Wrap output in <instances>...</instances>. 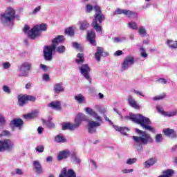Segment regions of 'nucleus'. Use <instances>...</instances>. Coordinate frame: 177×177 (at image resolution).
I'll list each match as a JSON object with an SVG mask.
<instances>
[{"label":"nucleus","instance_id":"f257e3e1","mask_svg":"<svg viewBox=\"0 0 177 177\" xmlns=\"http://www.w3.org/2000/svg\"><path fill=\"white\" fill-rule=\"evenodd\" d=\"M127 118H129L133 122H136V124H139L140 127L143 128V129H146L147 131H149L152 133H156V129L150 126V124H151V121H150V119H149V118H146L141 114H130V116L127 117Z\"/></svg>","mask_w":177,"mask_h":177},{"label":"nucleus","instance_id":"f03ea898","mask_svg":"<svg viewBox=\"0 0 177 177\" xmlns=\"http://www.w3.org/2000/svg\"><path fill=\"white\" fill-rule=\"evenodd\" d=\"M136 133L140 135V136H133V140L136 142V143H139V145L136 147V150L138 151H140V150H143V147L146 145H149V143L153 142V138L150 136V134L143 131L139 129H135Z\"/></svg>","mask_w":177,"mask_h":177},{"label":"nucleus","instance_id":"7ed1b4c3","mask_svg":"<svg viewBox=\"0 0 177 177\" xmlns=\"http://www.w3.org/2000/svg\"><path fill=\"white\" fill-rule=\"evenodd\" d=\"M85 111L88 115L96 120V121L90 120L88 123V133H96V128L102 125V117L99 116V115L90 107L85 108Z\"/></svg>","mask_w":177,"mask_h":177},{"label":"nucleus","instance_id":"20e7f679","mask_svg":"<svg viewBox=\"0 0 177 177\" xmlns=\"http://www.w3.org/2000/svg\"><path fill=\"white\" fill-rule=\"evenodd\" d=\"M64 41V37L63 35H59L57 37H55L53 40V44L51 46H46L44 48V56L45 60L47 62H50L53 59V52L56 50V46L59 44H62Z\"/></svg>","mask_w":177,"mask_h":177},{"label":"nucleus","instance_id":"39448f33","mask_svg":"<svg viewBox=\"0 0 177 177\" xmlns=\"http://www.w3.org/2000/svg\"><path fill=\"white\" fill-rule=\"evenodd\" d=\"M48 26L45 24L35 26L30 30V26L26 25L24 28V32L28 34V38L30 39H35L41 36L42 31H46Z\"/></svg>","mask_w":177,"mask_h":177},{"label":"nucleus","instance_id":"423d86ee","mask_svg":"<svg viewBox=\"0 0 177 177\" xmlns=\"http://www.w3.org/2000/svg\"><path fill=\"white\" fill-rule=\"evenodd\" d=\"M16 19V10L12 7H8L4 12L0 15V21L4 26H9Z\"/></svg>","mask_w":177,"mask_h":177},{"label":"nucleus","instance_id":"0eeeda50","mask_svg":"<svg viewBox=\"0 0 177 177\" xmlns=\"http://www.w3.org/2000/svg\"><path fill=\"white\" fill-rule=\"evenodd\" d=\"M82 121H88V116L83 113H79L75 118V124L70 122L63 123L62 129L64 131H66V129H69V131H75V129L80 128Z\"/></svg>","mask_w":177,"mask_h":177},{"label":"nucleus","instance_id":"6e6552de","mask_svg":"<svg viewBox=\"0 0 177 177\" xmlns=\"http://www.w3.org/2000/svg\"><path fill=\"white\" fill-rule=\"evenodd\" d=\"M94 10L95 12V15L91 26L97 32H102V26L97 24V21L99 23H102L105 19L104 15L102 12V10L99 6H95Z\"/></svg>","mask_w":177,"mask_h":177},{"label":"nucleus","instance_id":"1a4fd4ad","mask_svg":"<svg viewBox=\"0 0 177 177\" xmlns=\"http://www.w3.org/2000/svg\"><path fill=\"white\" fill-rule=\"evenodd\" d=\"M32 67V64L30 62H24L18 68V75L19 77H27L28 73Z\"/></svg>","mask_w":177,"mask_h":177},{"label":"nucleus","instance_id":"9d476101","mask_svg":"<svg viewBox=\"0 0 177 177\" xmlns=\"http://www.w3.org/2000/svg\"><path fill=\"white\" fill-rule=\"evenodd\" d=\"M15 149V142L12 140H0V151H12Z\"/></svg>","mask_w":177,"mask_h":177},{"label":"nucleus","instance_id":"9b49d317","mask_svg":"<svg viewBox=\"0 0 177 177\" xmlns=\"http://www.w3.org/2000/svg\"><path fill=\"white\" fill-rule=\"evenodd\" d=\"M79 70L80 71V73L82 76L87 80L90 82V84H92V79H91V77L89 76V73H91V68L88 66V64H83L82 66L79 67Z\"/></svg>","mask_w":177,"mask_h":177},{"label":"nucleus","instance_id":"f8f14e48","mask_svg":"<svg viewBox=\"0 0 177 177\" xmlns=\"http://www.w3.org/2000/svg\"><path fill=\"white\" fill-rule=\"evenodd\" d=\"M133 63H135V58L133 57V56H127L124 58L123 62L122 63V70H128V68L131 67V66H133Z\"/></svg>","mask_w":177,"mask_h":177},{"label":"nucleus","instance_id":"ddd939ff","mask_svg":"<svg viewBox=\"0 0 177 177\" xmlns=\"http://www.w3.org/2000/svg\"><path fill=\"white\" fill-rule=\"evenodd\" d=\"M37 98L32 95H19L18 97V104L19 106H24L27 103V100L30 102H35Z\"/></svg>","mask_w":177,"mask_h":177},{"label":"nucleus","instance_id":"4468645a","mask_svg":"<svg viewBox=\"0 0 177 177\" xmlns=\"http://www.w3.org/2000/svg\"><path fill=\"white\" fill-rule=\"evenodd\" d=\"M59 177H77L75 171L71 169H67L66 167H64L61 173L59 174Z\"/></svg>","mask_w":177,"mask_h":177},{"label":"nucleus","instance_id":"2eb2a0df","mask_svg":"<svg viewBox=\"0 0 177 177\" xmlns=\"http://www.w3.org/2000/svg\"><path fill=\"white\" fill-rule=\"evenodd\" d=\"M156 109L158 111V113H160L162 115H165V117H174L177 114V111L174 110L170 112L165 111L161 109V106L160 105L156 106Z\"/></svg>","mask_w":177,"mask_h":177},{"label":"nucleus","instance_id":"dca6fc26","mask_svg":"<svg viewBox=\"0 0 177 177\" xmlns=\"http://www.w3.org/2000/svg\"><path fill=\"white\" fill-rule=\"evenodd\" d=\"M115 13L116 15H125V16H127V17H133V16H138V14L129 10H122L120 8H118L115 10Z\"/></svg>","mask_w":177,"mask_h":177},{"label":"nucleus","instance_id":"f3484780","mask_svg":"<svg viewBox=\"0 0 177 177\" xmlns=\"http://www.w3.org/2000/svg\"><path fill=\"white\" fill-rule=\"evenodd\" d=\"M95 38H96V35L95 34V30H88L87 32V40L93 46H96V40L95 39Z\"/></svg>","mask_w":177,"mask_h":177},{"label":"nucleus","instance_id":"a211bd4d","mask_svg":"<svg viewBox=\"0 0 177 177\" xmlns=\"http://www.w3.org/2000/svg\"><path fill=\"white\" fill-rule=\"evenodd\" d=\"M101 56H109V53L103 51V48L97 47V52L95 54V57L97 62H100Z\"/></svg>","mask_w":177,"mask_h":177},{"label":"nucleus","instance_id":"6ab92c4d","mask_svg":"<svg viewBox=\"0 0 177 177\" xmlns=\"http://www.w3.org/2000/svg\"><path fill=\"white\" fill-rule=\"evenodd\" d=\"M163 133L165 135V136H168V138H171V139L176 138V132H175V130L172 129H165L163 130Z\"/></svg>","mask_w":177,"mask_h":177},{"label":"nucleus","instance_id":"aec40b11","mask_svg":"<svg viewBox=\"0 0 177 177\" xmlns=\"http://www.w3.org/2000/svg\"><path fill=\"white\" fill-rule=\"evenodd\" d=\"M23 125V120L21 119H14L10 123V127L13 128V127H16L17 128H20Z\"/></svg>","mask_w":177,"mask_h":177},{"label":"nucleus","instance_id":"412c9836","mask_svg":"<svg viewBox=\"0 0 177 177\" xmlns=\"http://www.w3.org/2000/svg\"><path fill=\"white\" fill-rule=\"evenodd\" d=\"M129 103L131 107L136 109V110H140V106L136 103V101L133 100V97L131 95H129L128 97Z\"/></svg>","mask_w":177,"mask_h":177},{"label":"nucleus","instance_id":"4be33fe9","mask_svg":"<svg viewBox=\"0 0 177 177\" xmlns=\"http://www.w3.org/2000/svg\"><path fill=\"white\" fill-rule=\"evenodd\" d=\"M33 167L35 169H36L37 174H43L44 170L42 169V166H41V163H39V161H33Z\"/></svg>","mask_w":177,"mask_h":177},{"label":"nucleus","instance_id":"5701e85b","mask_svg":"<svg viewBox=\"0 0 177 177\" xmlns=\"http://www.w3.org/2000/svg\"><path fill=\"white\" fill-rule=\"evenodd\" d=\"M156 162H157V158H151L145 162V168H150L151 166L154 165Z\"/></svg>","mask_w":177,"mask_h":177},{"label":"nucleus","instance_id":"b1692460","mask_svg":"<svg viewBox=\"0 0 177 177\" xmlns=\"http://www.w3.org/2000/svg\"><path fill=\"white\" fill-rule=\"evenodd\" d=\"M64 91L63 83H58L54 85L55 93H60V92H63Z\"/></svg>","mask_w":177,"mask_h":177},{"label":"nucleus","instance_id":"393cba45","mask_svg":"<svg viewBox=\"0 0 177 177\" xmlns=\"http://www.w3.org/2000/svg\"><path fill=\"white\" fill-rule=\"evenodd\" d=\"M48 107H51V109H54V110H60L61 104L59 101L52 102L48 104Z\"/></svg>","mask_w":177,"mask_h":177},{"label":"nucleus","instance_id":"a878e982","mask_svg":"<svg viewBox=\"0 0 177 177\" xmlns=\"http://www.w3.org/2000/svg\"><path fill=\"white\" fill-rule=\"evenodd\" d=\"M68 154L70 152L68 151H62L58 154V160L61 161V160H64V158H67L68 157Z\"/></svg>","mask_w":177,"mask_h":177},{"label":"nucleus","instance_id":"bb28decb","mask_svg":"<svg viewBox=\"0 0 177 177\" xmlns=\"http://www.w3.org/2000/svg\"><path fill=\"white\" fill-rule=\"evenodd\" d=\"M174 174V170L167 169L162 171V174L160 175L158 177H172Z\"/></svg>","mask_w":177,"mask_h":177},{"label":"nucleus","instance_id":"cd10ccee","mask_svg":"<svg viewBox=\"0 0 177 177\" xmlns=\"http://www.w3.org/2000/svg\"><path fill=\"white\" fill-rule=\"evenodd\" d=\"M79 26H80V30H86L88 27H89V23L86 21H80L77 23Z\"/></svg>","mask_w":177,"mask_h":177},{"label":"nucleus","instance_id":"c85d7f7f","mask_svg":"<svg viewBox=\"0 0 177 177\" xmlns=\"http://www.w3.org/2000/svg\"><path fill=\"white\" fill-rule=\"evenodd\" d=\"M37 114L36 112L28 113L26 115H24V118L25 120H32V118H37Z\"/></svg>","mask_w":177,"mask_h":177},{"label":"nucleus","instance_id":"c756f323","mask_svg":"<svg viewBox=\"0 0 177 177\" xmlns=\"http://www.w3.org/2000/svg\"><path fill=\"white\" fill-rule=\"evenodd\" d=\"M75 100L80 104L85 103V97L82 94H79L75 96Z\"/></svg>","mask_w":177,"mask_h":177},{"label":"nucleus","instance_id":"7c9ffc66","mask_svg":"<svg viewBox=\"0 0 177 177\" xmlns=\"http://www.w3.org/2000/svg\"><path fill=\"white\" fill-rule=\"evenodd\" d=\"M167 43L169 48H171V49H176L177 41L168 40Z\"/></svg>","mask_w":177,"mask_h":177},{"label":"nucleus","instance_id":"2f4dec72","mask_svg":"<svg viewBox=\"0 0 177 177\" xmlns=\"http://www.w3.org/2000/svg\"><path fill=\"white\" fill-rule=\"evenodd\" d=\"M77 59H76V63L77 64H80V63H84L85 58L84 57V54L82 53H79L77 55Z\"/></svg>","mask_w":177,"mask_h":177},{"label":"nucleus","instance_id":"473e14b6","mask_svg":"<svg viewBox=\"0 0 177 177\" xmlns=\"http://www.w3.org/2000/svg\"><path fill=\"white\" fill-rule=\"evenodd\" d=\"M55 142H57L58 143H64V142H67V140H66L63 136L58 135L55 137Z\"/></svg>","mask_w":177,"mask_h":177},{"label":"nucleus","instance_id":"72a5a7b5","mask_svg":"<svg viewBox=\"0 0 177 177\" xmlns=\"http://www.w3.org/2000/svg\"><path fill=\"white\" fill-rule=\"evenodd\" d=\"M56 52H57V53H64V52H66V47L64 46H58L56 48Z\"/></svg>","mask_w":177,"mask_h":177},{"label":"nucleus","instance_id":"f704fd0d","mask_svg":"<svg viewBox=\"0 0 177 177\" xmlns=\"http://www.w3.org/2000/svg\"><path fill=\"white\" fill-rule=\"evenodd\" d=\"M66 34L68 35H70L71 37H73L74 35V30H73V28L70 27L65 30Z\"/></svg>","mask_w":177,"mask_h":177},{"label":"nucleus","instance_id":"c9c22d12","mask_svg":"<svg viewBox=\"0 0 177 177\" xmlns=\"http://www.w3.org/2000/svg\"><path fill=\"white\" fill-rule=\"evenodd\" d=\"M6 124V119L5 118V116L2 115V113H0V125L1 127H3Z\"/></svg>","mask_w":177,"mask_h":177},{"label":"nucleus","instance_id":"e433bc0d","mask_svg":"<svg viewBox=\"0 0 177 177\" xmlns=\"http://www.w3.org/2000/svg\"><path fill=\"white\" fill-rule=\"evenodd\" d=\"M162 134H157L155 137V140L156 143H160L162 141Z\"/></svg>","mask_w":177,"mask_h":177},{"label":"nucleus","instance_id":"4c0bfd02","mask_svg":"<svg viewBox=\"0 0 177 177\" xmlns=\"http://www.w3.org/2000/svg\"><path fill=\"white\" fill-rule=\"evenodd\" d=\"M136 161H138V159H136V158H130L127 160V164H128L129 165H132V164H135Z\"/></svg>","mask_w":177,"mask_h":177},{"label":"nucleus","instance_id":"58836bf2","mask_svg":"<svg viewBox=\"0 0 177 177\" xmlns=\"http://www.w3.org/2000/svg\"><path fill=\"white\" fill-rule=\"evenodd\" d=\"M138 32L140 35H142L144 37V35H146V29L144 28L143 26H140L139 28Z\"/></svg>","mask_w":177,"mask_h":177},{"label":"nucleus","instance_id":"ea45409f","mask_svg":"<svg viewBox=\"0 0 177 177\" xmlns=\"http://www.w3.org/2000/svg\"><path fill=\"white\" fill-rule=\"evenodd\" d=\"M164 97H165V93H163L159 95H157L156 97H154L153 100H161L164 99Z\"/></svg>","mask_w":177,"mask_h":177},{"label":"nucleus","instance_id":"a19ab883","mask_svg":"<svg viewBox=\"0 0 177 177\" xmlns=\"http://www.w3.org/2000/svg\"><path fill=\"white\" fill-rule=\"evenodd\" d=\"M36 151H37L38 153H44V150H45V147H44L43 145H38L36 148H35Z\"/></svg>","mask_w":177,"mask_h":177},{"label":"nucleus","instance_id":"79ce46f5","mask_svg":"<svg viewBox=\"0 0 177 177\" xmlns=\"http://www.w3.org/2000/svg\"><path fill=\"white\" fill-rule=\"evenodd\" d=\"M129 27L133 30H138V25L133 21L129 23Z\"/></svg>","mask_w":177,"mask_h":177},{"label":"nucleus","instance_id":"37998d69","mask_svg":"<svg viewBox=\"0 0 177 177\" xmlns=\"http://www.w3.org/2000/svg\"><path fill=\"white\" fill-rule=\"evenodd\" d=\"M46 124L48 128H55V124L52 122V118H48V120Z\"/></svg>","mask_w":177,"mask_h":177},{"label":"nucleus","instance_id":"c03bdc74","mask_svg":"<svg viewBox=\"0 0 177 177\" xmlns=\"http://www.w3.org/2000/svg\"><path fill=\"white\" fill-rule=\"evenodd\" d=\"M72 45L73 48H75V49H77V50H82V48L81 47V45L80 44L73 42Z\"/></svg>","mask_w":177,"mask_h":177},{"label":"nucleus","instance_id":"a18cd8bd","mask_svg":"<svg viewBox=\"0 0 177 177\" xmlns=\"http://www.w3.org/2000/svg\"><path fill=\"white\" fill-rule=\"evenodd\" d=\"M93 10V6H92L91 4H87L86 6V12L87 13H91Z\"/></svg>","mask_w":177,"mask_h":177},{"label":"nucleus","instance_id":"49530a36","mask_svg":"<svg viewBox=\"0 0 177 177\" xmlns=\"http://www.w3.org/2000/svg\"><path fill=\"white\" fill-rule=\"evenodd\" d=\"M125 39H126L125 37H120V38L114 37V38H113V41H114V42H116V43L122 42L123 41H125Z\"/></svg>","mask_w":177,"mask_h":177},{"label":"nucleus","instance_id":"de8ad7c7","mask_svg":"<svg viewBox=\"0 0 177 177\" xmlns=\"http://www.w3.org/2000/svg\"><path fill=\"white\" fill-rule=\"evenodd\" d=\"M140 50L141 56H142V57H147V53H146V50L143 47H141Z\"/></svg>","mask_w":177,"mask_h":177},{"label":"nucleus","instance_id":"09e8293b","mask_svg":"<svg viewBox=\"0 0 177 177\" xmlns=\"http://www.w3.org/2000/svg\"><path fill=\"white\" fill-rule=\"evenodd\" d=\"M128 131H129V129L127 127H122L120 133H122V135H127V132H128Z\"/></svg>","mask_w":177,"mask_h":177},{"label":"nucleus","instance_id":"8fccbe9b","mask_svg":"<svg viewBox=\"0 0 177 177\" xmlns=\"http://www.w3.org/2000/svg\"><path fill=\"white\" fill-rule=\"evenodd\" d=\"M40 68L43 69V71H49L50 70L49 66L44 65L42 64H40Z\"/></svg>","mask_w":177,"mask_h":177},{"label":"nucleus","instance_id":"3c124183","mask_svg":"<svg viewBox=\"0 0 177 177\" xmlns=\"http://www.w3.org/2000/svg\"><path fill=\"white\" fill-rule=\"evenodd\" d=\"M3 92H6V93H10V88L8 86H3Z\"/></svg>","mask_w":177,"mask_h":177},{"label":"nucleus","instance_id":"603ef678","mask_svg":"<svg viewBox=\"0 0 177 177\" xmlns=\"http://www.w3.org/2000/svg\"><path fill=\"white\" fill-rule=\"evenodd\" d=\"M3 67L5 70H8V68H10V62L3 63Z\"/></svg>","mask_w":177,"mask_h":177},{"label":"nucleus","instance_id":"864d4df0","mask_svg":"<svg viewBox=\"0 0 177 177\" xmlns=\"http://www.w3.org/2000/svg\"><path fill=\"white\" fill-rule=\"evenodd\" d=\"M122 55H124V53H122V51H121V50H118L114 53L115 56H122Z\"/></svg>","mask_w":177,"mask_h":177},{"label":"nucleus","instance_id":"5fc2aeb1","mask_svg":"<svg viewBox=\"0 0 177 177\" xmlns=\"http://www.w3.org/2000/svg\"><path fill=\"white\" fill-rule=\"evenodd\" d=\"M10 135V133L8 131H3L2 134H0V136H9Z\"/></svg>","mask_w":177,"mask_h":177},{"label":"nucleus","instance_id":"6e6d98bb","mask_svg":"<svg viewBox=\"0 0 177 177\" xmlns=\"http://www.w3.org/2000/svg\"><path fill=\"white\" fill-rule=\"evenodd\" d=\"M157 82L161 83V84H167V80L164 78H160L157 80Z\"/></svg>","mask_w":177,"mask_h":177},{"label":"nucleus","instance_id":"4d7b16f0","mask_svg":"<svg viewBox=\"0 0 177 177\" xmlns=\"http://www.w3.org/2000/svg\"><path fill=\"white\" fill-rule=\"evenodd\" d=\"M123 174H131V172H133V169H123Z\"/></svg>","mask_w":177,"mask_h":177},{"label":"nucleus","instance_id":"13d9d810","mask_svg":"<svg viewBox=\"0 0 177 177\" xmlns=\"http://www.w3.org/2000/svg\"><path fill=\"white\" fill-rule=\"evenodd\" d=\"M15 172L17 175H23V170L20 169H16Z\"/></svg>","mask_w":177,"mask_h":177},{"label":"nucleus","instance_id":"bf43d9fd","mask_svg":"<svg viewBox=\"0 0 177 177\" xmlns=\"http://www.w3.org/2000/svg\"><path fill=\"white\" fill-rule=\"evenodd\" d=\"M43 80H44V81H49V75L48 74L43 75Z\"/></svg>","mask_w":177,"mask_h":177},{"label":"nucleus","instance_id":"052dcab7","mask_svg":"<svg viewBox=\"0 0 177 177\" xmlns=\"http://www.w3.org/2000/svg\"><path fill=\"white\" fill-rule=\"evenodd\" d=\"M73 160L77 164H80V162H81V160H80V158H77V156H73Z\"/></svg>","mask_w":177,"mask_h":177},{"label":"nucleus","instance_id":"680f3d73","mask_svg":"<svg viewBox=\"0 0 177 177\" xmlns=\"http://www.w3.org/2000/svg\"><path fill=\"white\" fill-rule=\"evenodd\" d=\"M134 93H136L137 95H140V96H145V95H143V93H142L141 91H138L134 90Z\"/></svg>","mask_w":177,"mask_h":177},{"label":"nucleus","instance_id":"e2e57ef3","mask_svg":"<svg viewBox=\"0 0 177 177\" xmlns=\"http://www.w3.org/2000/svg\"><path fill=\"white\" fill-rule=\"evenodd\" d=\"M37 131L39 133H42V132H44V128H42L41 127H38Z\"/></svg>","mask_w":177,"mask_h":177},{"label":"nucleus","instance_id":"0e129e2a","mask_svg":"<svg viewBox=\"0 0 177 177\" xmlns=\"http://www.w3.org/2000/svg\"><path fill=\"white\" fill-rule=\"evenodd\" d=\"M41 10V6H38L33 10V13H37V12H39Z\"/></svg>","mask_w":177,"mask_h":177},{"label":"nucleus","instance_id":"69168bd1","mask_svg":"<svg viewBox=\"0 0 177 177\" xmlns=\"http://www.w3.org/2000/svg\"><path fill=\"white\" fill-rule=\"evenodd\" d=\"M114 129H115V131H118L119 132H121V129H122V127H120L118 126H114Z\"/></svg>","mask_w":177,"mask_h":177},{"label":"nucleus","instance_id":"338daca9","mask_svg":"<svg viewBox=\"0 0 177 177\" xmlns=\"http://www.w3.org/2000/svg\"><path fill=\"white\" fill-rule=\"evenodd\" d=\"M52 160H53V158H52V156H48L46 158L47 162H50L52 161Z\"/></svg>","mask_w":177,"mask_h":177},{"label":"nucleus","instance_id":"774afa93","mask_svg":"<svg viewBox=\"0 0 177 177\" xmlns=\"http://www.w3.org/2000/svg\"><path fill=\"white\" fill-rule=\"evenodd\" d=\"M91 163L92 165H93L94 168H97V166L96 165V162L94 160H91Z\"/></svg>","mask_w":177,"mask_h":177}]
</instances>
